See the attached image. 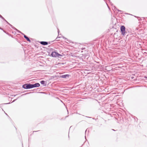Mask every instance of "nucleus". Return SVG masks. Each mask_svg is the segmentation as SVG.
<instances>
[{
	"mask_svg": "<svg viewBox=\"0 0 147 147\" xmlns=\"http://www.w3.org/2000/svg\"><path fill=\"white\" fill-rule=\"evenodd\" d=\"M51 56L53 57H58L59 56H61V55L56 52H53L51 53Z\"/></svg>",
	"mask_w": 147,
	"mask_h": 147,
	"instance_id": "nucleus-1",
	"label": "nucleus"
},
{
	"mask_svg": "<svg viewBox=\"0 0 147 147\" xmlns=\"http://www.w3.org/2000/svg\"><path fill=\"white\" fill-rule=\"evenodd\" d=\"M121 30L122 34L124 35L125 32V27L124 26H123L121 27Z\"/></svg>",
	"mask_w": 147,
	"mask_h": 147,
	"instance_id": "nucleus-2",
	"label": "nucleus"
},
{
	"mask_svg": "<svg viewBox=\"0 0 147 147\" xmlns=\"http://www.w3.org/2000/svg\"><path fill=\"white\" fill-rule=\"evenodd\" d=\"M32 88L38 87L40 86V84L38 83H36L34 84H32Z\"/></svg>",
	"mask_w": 147,
	"mask_h": 147,
	"instance_id": "nucleus-3",
	"label": "nucleus"
},
{
	"mask_svg": "<svg viewBox=\"0 0 147 147\" xmlns=\"http://www.w3.org/2000/svg\"><path fill=\"white\" fill-rule=\"evenodd\" d=\"M22 87L24 88L28 89V84H26L23 85Z\"/></svg>",
	"mask_w": 147,
	"mask_h": 147,
	"instance_id": "nucleus-4",
	"label": "nucleus"
},
{
	"mask_svg": "<svg viewBox=\"0 0 147 147\" xmlns=\"http://www.w3.org/2000/svg\"><path fill=\"white\" fill-rule=\"evenodd\" d=\"M40 43L44 45H46L48 44V42H47L45 41H41L40 42Z\"/></svg>",
	"mask_w": 147,
	"mask_h": 147,
	"instance_id": "nucleus-5",
	"label": "nucleus"
},
{
	"mask_svg": "<svg viewBox=\"0 0 147 147\" xmlns=\"http://www.w3.org/2000/svg\"><path fill=\"white\" fill-rule=\"evenodd\" d=\"M69 75L68 74L63 75L61 76V77L62 78H66L67 77H69Z\"/></svg>",
	"mask_w": 147,
	"mask_h": 147,
	"instance_id": "nucleus-6",
	"label": "nucleus"
},
{
	"mask_svg": "<svg viewBox=\"0 0 147 147\" xmlns=\"http://www.w3.org/2000/svg\"><path fill=\"white\" fill-rule=\"evenodd\" d=\"M24 38H26L28 41H29L30 42V39L26 36L24 35Z\"/></svg>",
	"mask_w": 147,
	"mask_h": 147,
	"instance_id": "nucleus-7",
	"label": "nucleus"
},
{
	"mask_svg": "<svg viewBox=\"0 0 147 147\" xmlns=\"http://www.w3.org/2000/svg\"><path fill=\"white\" fill-rule=\"evenodd\" d=\"M32 88V84H28V89Z\"/></svg>",
	"mask_w": 147,
	"mask_h": 147,
	"instance_id": "nucleus-8",
	"label": "nucleus"
},
{
	"mask_svg": "<svg viewBox=\"0 0 147 147\" xmlns=\"http://www.w3.org/2000/svg\"><path fill=\"white\" fill-rule=\"evenodd\" d=\"M45 82L44 81H42L40 82V83L42 84H45Z\"/></svg>",
	"mask_w": 147,
	"mask_h": 147,
	"instance_id": "nucleus-9",
	"label": "nucleus"
},
{
	"mask_svg": "<svg viewBox=\"0 0 147 147\" xmlns=\"http://www.w3.org/2000/svg\"><path fill=\"white\" fill-rule=\"evenodd\" d=\"M0 18H2V19H4V18L0 14Z\"/></svg>",
	"mask_w": 147,
	"mask_h": 147,
	"instance_id": "nucleus-10",
	"label": "nucleus"
},
{
	"mask_svg": "<svg viewBox=\"0 0 147 147\" xmlns=\"http://www.w3.org/2000/svg\"><path fill=\"white\" fill-rule=\"evenodd\" d=\"M4 111V113H5V114H6V115H7L8 117H9V116L8 115H7V114L5 113V111Z\"/></svg>",
	"mask_w": 147,
	"mask_h": 147,
	"instance_id": "nucleus-11",
	"label": "nucleus"
},
{
	"mask_svg": "<svg viewBox=\"0 0 147 147\" xmlns=\"http://www.w3.org/2000/svg\"><path fill=\"white\" fill-rule=\"evenodd\" d=\"M34 131L33 132H36V131Z\"/></svg>",
	"mask_w": 147,
	"mask_h": 147,
	"instance_id": "nucleus-12",
	"label": "nucleus"
},
{
	"mask_svg": "<svg viewBox=\"0 0 147 147\" xmlns=\"http://www.w3.org/2000/svg\"><path fill=\"white\" fill-rule=\"evenodd\" d=\"M68 111H67V112L68 113Z\"/></svg>",
	"mask_w": 147,
	"mask_h": 147,
	"instance_id": "nucleus-13",
	"label": "nucleus"
},
{
	"mask_svg": "<svg viewBox=\"0 0 147 147\" xmlns=\"http://www.w3.org/2000/svg\"><path fill=\"white\" fill-rule=\"evenodd\" d=\"M134 118V119H137V120H138V119L137 118Z\"/></svg>",
	"mask_w": 147,
	"mask_h": 147,
	"instance_id": "nucleus-14",
	"label": "nucleus"
},
{
	"mask_svg": "<svg viewBox=\"0 0 147 147\" xmlns=\"http://www.w3.org/2000/svg\"><path fill=\"white\" fill-rule=\"evenodd\" d=\"M134 118V119H137V120H138V119L137 118Z\"/></svg>",
	"mask_w": 147,
	"mask_h": 147,
	"instance_id": "nucleus-15",
	"label": "nucleus"
},
{
	"mask_svg": "<svg viewBox=\"0 0 147 147\" xmlns=\"http://www.w3.org/2000/svg\"><path fill=\"white\" fill-rule=\"evenodd\" d=\"M134 118V119H137V120H138V119L137 118Z\"/></svg>",
	"mask_w": 147,
	"mask_h": 147,
	"instance_id": "nucleus-16",
	"label": "nucleus"
},
{
	"mask_svg": "<svg viewBox=\"0 0 147 147\" xmlns=\"http://www.w3.org/2000/svg\"><path fill=\"white\" fill-rule=\"evenodd\" d=\"M88 117V118H91L90 117Z\"/></svg>",
	"mask_w": 147,
	"mask_h": 147,
	"instance_id": "nucleus-17",
	"label": "nucleus"
},
{
	"mask_svg": "<svg viewBox=\"0 0 147 147\" xmlns=\"http://www.w3.org/2000/svg\"><path fill=\"white\" fill-rule=\"evenodd\" d=\"M112 130H113V131H115V130L114 129H112Z\"/></svg>",
	"mask_w": 147,
	"mask_h": 147,
	"instance_id": "nucleus-18",
	"label": "nucleus"
},
{
	"mask_svg": "<svg viewBox=\"0 0 147 147\" xmlns=\"http://www.w3.org/2000/svg\"><path fill=\"white\" fill-rule=\"evenodd\" d=\"M86 131H87V129L86 130L85 132H86Z\"/></svg>",
	"mask_w": 147,
	"mask_h": 147,
	"instance_id": "nucleus-19",
	"label": "nucleus"
},
{
	"mask_svg": "<svg viewBox=\"0 0 147 147\" xmlns=\"http://www.w3.org/2000/svg\"><path fill=\"white\" fill-rule=\"evenodd\" d=\"M92 119H94V118H92Z\"/></svg>",
	"mask_w": 147,
	"mask_h": 147,
	"instance_id": "nucleus-20",
	"label": "nucleus"
},
{
	"mask_svg": "<svg viewBox=\"0 0 147 147\" xmlns=\"http://www.w3.org/2000/svg\"><path fill=\"white\" fill-rule=\"evenodd\" d=\"M83 145V144L80 147H81Z\"/></svg>",
	"mask_w": 147,
	"mask_h": 147,
	"instance_id": "nucleus-21",
	"label": "nucleus"
},
{
	"mask_svg": "<svg viewBox=\"0 0 147 147\" xmlns=\"http://www.w3.org/2000/svg\"><path fill=\"white\" fill-rule=\"evenodd\" d=\"M85 138H86V136H85Z\"/></svg>",
	"mask_w": 147,
	"mask_h": 147,
	"instance_id": "nucleus-22",
	"label": "nucleus"
},
{
	"mask_svg": "<svg viewBox=\"0 0 147 147\" xmlns=\"http://www.w3.org/2000/svg\"><path fill=\"white\" fill-rule=\"evenodd\" d=\"M4 19V20H5V19H4H4Z\"/></svg>",
	"mask_w": 147,
	"mask_h": 147,
	"instance_id": "nucleus-23",
	"label": "nucleus"
}]
</instances>
